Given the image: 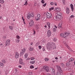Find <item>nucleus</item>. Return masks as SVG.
Returning <instances> with one entry per match:
<instances>
[{"label": "nucleus", "instance_id": "obj_1", "mask_svg": "<svg viewBox=\"0 0 75 75\" xmlns=\"http://www.w3.org/2000/svg\"><path fill=\"white\" fill-rule=\"evenodd\" d=\"M47 45V48L52 50V49H54V45H55V43L52 42H49Z\"/></svg>", "mask_w": 75, "mask_h": 75}, {"label": "nucleus", "instance_id": "obj_2", "mask_svg": "<svg viewBox=\"0 0 75 75\" xmlns=\"http://www.w3.org/2000/svg\"><path fill=\"white\" fill-rule=\"evenodd\" d=\"M58 15L55 16V20H57V21H59L61 20V18H62V17L61 16V15Z\"/></svg>", "mask_w": 75, "mask_h": 75}, {"label": "nucleus", "instance_id": "obj_3", "mask_svg": "<svg viewBox=\"0 0 75 75\" xmlns=\"http://www.w3.org/2000/svg\"><path fill=\"white\" fill-rule=\"evenodd\" d=\"M34 14L33 13H28L27 14V17L28 19H30V17H33L34 16Z\"/></svg>", "mask_w": 75, "mask_h": 75}, {"label": "nucleus", "instance_id": "obj_4", "mask_svg": "<svg viewBox=\"0 0 75 75\" xmlns=\"http://www.w3.org/2000/svg\"><path fill=\"white\" fill-rule=\"evenodd\" d=\"M46 15L47 18H51L52 17V14L51 13H49L48 12H46Z\"/></svg>", "mask_w": 75, "mask_h": 75}, {"label": "nucleus", "instance_id": "obj_5", "mask_svg": "<svg viewBox=\"0 0 75 75\" xmlns=\"http://www.w3.org/2000/svg\"><path fill=\"white\" fill-rule=\"evenodd\" d=\"M26 50L25 48H23L22 50L21 51L20 53L21 56H22L25 53Z\"/></svg>", "mask_w": 75, "mask_h": 75}, {"label": "nucleus", "instance_id": "obj_6", "mask_svg": "<svg viewBox=\"0 0 75 75\" xmlns=\"http://www.w3.org/2000/svg\"><path fill=\"white\" fill-rule=\"evenodd\" d=\"M74 61V59L72 58H70L68 60V62L69 64H71L72 63V61Z\"/></svg>", "mask_w": 75, "mask_h": 75}, {"label": "nucleus", "instance_id": "obj_7", "mask_svg": "<svg viewBox=\"0 0 75 75\" xmlns=\"http://www.w3.org/2000/svg\"><path fill=\"white\" fill-rule=\"evenodd\" d=\"M43 69L44 70H45V71L47 72H48L49 71V69H48V67L47 66H45L43 67Z\"/></svg>", "mask_w": 75, "mask_h": 75}, {"label": "nucleus", "instance_id": "obj_8", "mask_svg": "<svg viewBox=\"0 0 75 75\" xmlns=\"http://www.w3.org/2000/svg\"><path fill=\"white\" fill-rule=\"evenodd\" d=\"M10 44V40H8L6 41L5 45L6 46H8Z\"/></svg>", "mask_w": 75, "mask_h": 75}, {"label": "nucleus", "instance_id": "obj_9", "mask_svg": "<svg viewBox=\"0 0 75 75\" xmlns=\"http://www.w3.org/2000/svg\"><path fill=\"white\" fill-rule=\"evenodd\" d=\"M16 42H20V36H19L18 35H17L16 36Z\"/></svg>", "mask_w": 75, "mask_h": 75}, {"label": "nucleus", "instance_id": "obj_10", "mask_svg": "<svg viewBox=\"0 0 75 75\" xmlns=\"http://www.w3.org/2000/svg\"><path fill=\"white\" fill-rule=\"evenodd\" d=\"M69 34V33H64L63 34V37L64 38H65L66 37H67Z\"/></svg>", "mask_w": 75, "mask_h": 75}, {"label": "nucleus", "instance_id": "obj_11", "mask_svg": "<svg viewBox=\"0 0 75 75\" xmlns=\"http://www.w3.org/2000/svg\"><path fill=\"white\" fill-rule=\"evenodd\" d=\"M47 37H50L51 35V31L50 30H49L47 31Z\"/></svg>", "mask_w": 75, "mask_h": 75}, {"label": "nucleus", "instance_id": "obj_12", "mask_svg": "<svg viewBox=\"0 0 75 75\" xmlns=\"http://www.w3.org/2000/svg\"><path fill=\"white\" fill-rule=\"evenodd\" d=\"M57 71L60 72L61 73H62V70L61 69V68L60 66H58L57 67Z\"/></svg>", "mask_w": 75, "mask_h": 75}, {"label": "nucleus", "instance_id": "obj_13", "mask_svg": "<svg viewBox=\"0 0 75 75\" xmlns=\"http://www.w3.org/2000/svg\"><path fill=\"white\" fill-rule=\"evenodd\" d=\"M34 24V21L33 20H31L30 22L29 23V25L30 27H32V26H33Z\"/></svg>", "mask_w": 75, "mask_h": 75}, {"label": "nucleus", "instance_id": "obj_14", "mask_svg": "<svg viewBox=\"0 0 75 75\" xmlns=\"http://www.w3.org/2000/svg\"><path fill=\"white\" fill-rule=\"evenodd\" d=\"M19 63L21 64V65H24V63L23 62V59H20L19 60Z\"/></svg>", "mask_w": 75, "mask_h": 75}, {"label": "nucleus", "instance_id": "obj_15", "mask_svg": "<svg viewBox=\"0 0 75 75\" xmlns=\"http://www.w3.org/2000/svg\"><path fill=\"white\" fill-rule=\"evenodd\" d=\"M58 27L59 29H61L62 28V23H59V25H58Z\"/></svg>", "mask_w": 75, "mask_h": 75}, {"label": "nucleus", "instance_id": "obj_16", "mask_svg": "<svg viewBox=\"0 0 75 75\" xmlns=\"http://www.w3.org/2000/svg\"><path fill=\"white\" fill-rule=\"evenodd\" d=\"M55 10H56V11H57L58 13H60L59 11H61V10L60 9H59V8H55Z\"/></svg>", "mask_w": 75, "mask_h": 75}, {"label": "nucleus", "instance_id": "obj_17", "mask_svg": "<svg viewBox=\"0 0 75 75\" xmlns=\"http://www.w3.org/2000/svg\"><path fill=\"white\" fill-rule=\"evenodd\" d=\"M70 7L72 11H74V6H73V5H72V4H70Z\"/></svg>", "mask_w": 75, "mask_h": 75}, {"label": "nucleus", "instance_id": "obj_18", "mask_svg": "<svg viewBox=\"0 0 75 75\" xmlns=\"http://www.w3.org/2000/svg\"><path fill=\"white\" fill-rule=\"evenodd\" d=\"M18 56H19L18 53V52H16L15 57L16 58H18Z\"/></svg>", "mask_w": 75, "mask_h": 75}, {"label": "nucleus", "instance_id": "obj_19", "mask_svg": "<svg viewBox=\"0 0 75 75\" xmlns=\"http://www.w3.org/2000/svg\"><path fill=\"white\" fill-rule=\"evenodd\" d=\"M50 70L52 72H55V70L53 68H50Z\"/></svg>", "mask_w": 75, "mask_h": 75}, {"label": "nucleus", "instance_id": "obj_20", "mask_svg": "<svg viewBox=\"0 0 75 75\" xmlns=\"http://www.w3.org/2000/svg\"><path fill=\"white\" fill-rule=\"evenodd\" d=\"M69 12H70V11H69V8H67L66 9V12L67 14H69Z\"/></svg>", "mask_w": 75, "mask_h": 75}, {"label": "nucleus", "instance_id": "obj_21", "mask_svg": "<svg viewBox=\"0 0 75 75\" xmlns=\"http://www.w3.org/2000/svg\"><path fill=\"white\" fill-rule=\"evenodd\" d=\"M47 25H48V28H50V23L49 22L47 23Z\"/></svg>", "mask_w": 75, "mask_h": 75}, {"label": "nucleus", "instance_id": "obj_22", "mask_svg": "<svg viewBox=\"0 0 75 75\" xmlns=\"http://www.w3.org/2000/svg\"><path fill=\"white\" fill-rule=\"evenodd\" d=\"M9 27L11 30H13V26H9Z\"/></svg>", "mask_w": 75, "mask_h": 75}, {"label": "nucleus", "instance_id": "obj_23", "mask_svg": "<svg viewBox=\"0 0 75 75\" xmlns=\"http://www.w3.org/2000/svg\"><path fill=\"white\" fill-rule=\"evenodd\" d=\"M56 74L57 75H61V72H59L58 71H57Z\"/></svg>", "mask_w": 75, "mask_h": 75}, {"label": "nucleus", "instance_id": "obj_24", "mask_svg": "<svg viewBox=\"0 0 75 75\" xmlns=\"http://www.w3.org/2000/svg\"><path fill=\"white\" fill-rule=\"evenodd\" d=\"M65 46L66 47H67V48H68V49H70V47H69V46L68 45H67V44H65Z\"/></svg>", "mask_w": 75, "mask_h": 75}, {"label": "nucleus", "instance_id": "obj_25", "mask_svg": "<svg viewBox=\"0 0 75 75\" xmlns=\"http://www.w3.org/2000/svg\"><path fill=\"white\" fill-rule=\"evenodd\" d=\"M30 64H34V63H35V61H32L30 62Z\"/></svg>", "mask_w": 75, "mask_h": 75}, {"label": "nucleus", "instance_id": "obj_26", "mask_svg": "<svg viewBox=\"0 0 75 75\" xmlns=\"http://www.w3.org/2000/svg\"><path fill=\"white\" fill-rule=\"evenodd\" d=\"M28 54L26 53L24 55L25 58H27L28 57Z\"/></svg>", "mask_w": 75, "mask_h": 75}, {"label": "nucleus", "instance_id": "obj_27", "mask_svg": "<svg viewBox=\"0 0 75 75\" xmlns=\"http://www.w3.org/2000/svg\"><path fill=\"white\" fill-rule=\"evenodd\" d=\"M4 1L3 0H0V3H4Z\"/></svg>", "mask_w": 75, "mask_h": 75}, {"label": "nucleus", "instance_id": "obj_28", "mask_svg": "<svg viewBox=\"0 0 75 75\" xmlns=\"http://www.w3.org/2000/svg\"><path fill=\"white\" fill-rule=\"evenodd\" d=\"M33 47H30L29 49V51H33Z\"/></svg>", "mask_w": 75, "mask_h": 75}, {"label": "nucleus", "instance_id": "obj_29", "mask_svg": "<svg viewBox=\"0 0 75 75\" xmlns=\"http://www.w3.org/2000/svg\"><path fill=\"white\" fill-rule=\"evenodd\" d=\"M53 30L54 32H56V31H57V29H56L55 28H54L53 29Z\"/></svg>", "mask_w": 75, "mask_h": 75}, {"label": "nucleus", "instance_id": "obj_30", "mask_svg": "<svg viewBox=\"0 0 75 75\" xmlns=\"http://www.w3.org/2000/svg\"><path fill=\"white\" fill-rule=\"evenodd\" d=\"M4 65V64L2 63H0V67H2V66H3Z\"/></svg>", "mask_w": 75, "mask_h": 75}, {"label": "nucleus", "instance_id": "obj_31", "mask_svg": "<svg viewBox=\"0 0 75 75\" xmlns=\"http://www.w3.org/2000/svg\"><path fill=\"white\" fill-rule=\"evenodd\" d=\"M2 62L4 63V64H5V63H6V61H5V60L4 59L2 60Z\"/></svg>", "mask_w": 75, "mask_h": 75}, {"label": "nucleus", "instance_id": "obj_32", "mask_svg": "<svg viewBox=\"0 0 75 75\" xmlns=\"http://www.w3.org/2000/svg\"><path fill=\"white\" fill-rule=\"evenodd\" d=\"M27 4H28V3H27V0H26L25 3L24 4V5L27 6Z\"/></svg>", "mask_w": 75, "mask_h": 75}, {"label": "nucleus", "instance_id": "obj_33", "mask_svg": "<svg viewBox=\"0 0 75 75\" xmlns=\"http://www.w3.org/2000/svg\"><path fill=\"white\" fill-rule=\"evenodd\" d=\"M30 69H33V68H34V67L33 66H30Z\"/></svg>", "mask_w": 75, "mask_h": 75}, {"label": "nucleus", "instance_id": "obj_34", "mask_svg": "<svg viewBox=\"0 0 75 75\" xmlns=\"http://www.w3.org/2000/svg\"><path fill=\"white\" fill-rule=\"evenodd\" d=\"M41 2L43 4H44V3H45V1L44 0H42Z\"/></svg>", "mask_w": 75, "mask_h": 75}, {"label": "nucleus", "instance_id": "obj_35", "mask_svg": "<svg viewBox=\"0 0 75 75\" xmlns=\"http://www.w3.org/2000/svg\"><path fill=\"white\" fill-rule=\"evenodd\" d=\"M53 41H57V38H54L53 39Z\"/></svg>", "mask_w": 75, "mask_h": 75}, {"label": "nucleus", "instance_id": "obj_36", "mask_svg": "<svg viewBox=\"0 0 75 75\" xmlns=\"http://www.w3.org/2000/svg\"><path fill=\"white\" fill-rule=\"evenodd\" d=\"M52 75H55V72H52Z\"/></svg>", "mask_w": 75, "mask_h": 75}, {"label": "nucleus", "instance_id": "obj_37", "mask_svg": "<svg viewBox=\"0 0 75 75\" xmlns=\"http://www.w3.org/2000/svg\"><path fill=\"white\" fill-rule=\"evenodd\" d=\"M54 8L53 7H52L51 8H50L49 9V10L51 11V10H53Z\"/></svg>", "mask_w": 75, "mask_h": 75}, {"label": "nucleus", "instance_id": "obj_38", "mask_svg": "<svg viewBox=\"0 0 75 75\" xmlns=\"http://www.w3.org/2000/svg\"><path fill=\"white\" fill-rule=\"evenodd\" d=\"M35 27H36V30H37V29H38V25H36Z\"/></svg>", "mask_w": 75, "mask_h": 75}, {"label": "nucleus", "instance_id": "obj_39", "mask_svg": "<svg viewBox=\"0 0 75 75\" xmlns=\"http://www.w3.org/2000/svg\"><path fill=\"white\" fill-rule=\"evenodd\" d=\"M40 14H38L37 16V17H38V18H40Z\"/></svg>", "mask_w": 75, "mask_h": 75}, {"label": "nucleus", "instance_id": "obj_40", "mask_svg": "<svg viewBox=\"0 0 75 75\" xmlns=\"http://www.w3.org/2000/svg\"><path fill=\"white\" fill-rule=\"evenodd\" d=\"M61 66H62V67H64L65 66V65L64 64V63H62L61 64Z\"/></svg>", "mask_w": 75, "mask_h": 75}, {"label": "nucleus", "instance_id": "obj_41", "mask_svg": "<svg viewBox=\"0 0 75 75\" xmlns=\"http://www.w3.org/2000/svg\"><path fill=\"white\" fill-rule=\"evenodd\" d=\"M63 3H64V4H65V0H63L62 1Z\"/></svg>", "mask_w": 75, "mask_h": 75}, {"label": "nucleus", "instance_id": "obj_42", "mask_svg": "<svg viewBox=\"0 0 75 75\" xmlns=\"http://www.w3.org/2000/svg\"><path fill=\"white\" fill-rule=\"evenodd\" d=\"M32 74H33V73H32V72H30L29 73V75H32Z\"/></svg>", "mask_w": 75, "mask_h": 75}, {"label": "nucleus", "instance_id": "obj_43", "mask_svg": "<svg viewBox=\"0 0 75 75\" xmlns=\"http://www.w3.org/2000/svg\"><path fill=\"white\" fill-rule=\"evenodd\" d=\"M45 61H48V60H49L48 59V58H45Z\"/></svg>", "mask_w": 75, "mask_h": 75}, {"label": "nucleus", "instance_id": "obj_44", "mask_svg": "<svg viewBox=\"0 0 75 75\" xmlns=\"http://www.w3.org/2000/svg\"><path fill=\"white\" fill-rule=\"evenodd\" d=\"M30 59H31V60H33L34 59V57H31Z\"/></svg>", "mask_w": 75, "mask_h": 75}, {"label": "nucleus", "instance_id": "obj_45", "mask_svg": "<svg viewBox=\"0 0 75 75\" xmlns=\"http://www.w3.org/2000/svg\"><path fill=\"white\" fill-rule=\"evenodd\" d=\"M50 4L51 5H54V2H51V3H50Z\"/></svg>", "mask_w": 75, "mask_h": 75}, {"label": "nucleus", "instance_id": "obj_46", "mask_svg": "<svg viewBox=\"0 0 75 75\" xmlns=\"http://www.w3.org/2000/svg\"><path fill=\"white\" fill-rule=\"evenodd\" d=\"M3 38L4 39H6V37L5 36H4L3 37Z\"/></svg>", "mask_w": 75, "mask_h": 75}, {"label": "nucleus", "instance_id": "obj_47", "mask_svg": "<svg viewBox=\"0 0 75 75\" xmlns=\"http://www.w3.org/2000/svg\"><path fill=\"white\" fill-rule=\"evenodd\" d=\"M60 36L61 37H63V33H61L60 35Z\"/></svg>", "mask_w": 75, "mask_h": 75}, {"label": "nucleus", "instance_id": "obj_48", "mask_svg": "<svg viewBox=\"0 0 75 75\" xmlns=\"http://www.w3.org/2000/svg\"><path fill=\"white\" fill-rule=\"evenodd\" d=\"M30 59V58L28 57V58L26 59V61H28V60H29Z\"/></svg>", "mask_w": 75, "mask_h": 75}, {"label": "nucleus", "instance_id": "obj_49", "mask_svg": "<svg viewBox=\"0 0 75 75\" xmlns=\"http://www.w3.org/2000/svg\"><path fill=\"white\" fill-rule=\"evenodd\" d=\"M46 5H47V4L45 3L43 5V6H44V7H45V6H46Z\"/></svg>", "mask_w": 75, "mask_h": 75}, {"label": "nucleus", "instance_id": "obj_50", "mask_svg": "<svg viewBox=\"0 0 75 75\" xmlns=\"http://www.w3.org/2000/svg\"><path fill=\"white\" fill-rule=\"evenodd\" d=\"M39 48V49H41V46H38Z\"/></svg>", "mask_w": 75, "mask_h": 75}, {"label": "nucleus", "instance_id": "obj_51", "mask_svg": "<svg viewBox=\"0 0 75 75\" xmlns=\"http://www.w3.org/2000/svg\"><path fill=\"white\" fill-rule=\"evenodd\" d=\"M22 19L23 20V21H24L25 20L24 19V17L23 16L22 17Z\"/></svg>", "mask_w": 75, "mask_h": 75}, {"label": "nucleus", "instance_id": "obj_52", "mask_svg": "<svg viewBox=\"0 0 75 75\" xmlns=\"http://www.w3.org/2000/svg\"><path fill=\"white\" fill-rule=\"evenodd\" d=\"M54 4L55 6H57V3H56V2H55Z\"/></svg>", "mask_w": 75, "mask_h": 75}, {"label": "nucleus", "instance_id": "obj_53", "mask_svg": "<svg viewBox=\"0 0 75 75\" xmlns=\"http://www.w3.org/2000/svg\"><path fill=\"white\" fill-rule=\"evenodd\" d=\"M15 71H16V73H17V69H16Z\"/></svg>", "mask_w": 75, "mask_h": 75}, {"label": "nucleus", "instance_id": "obj_54", "mask_svg": "<svg viewBox=\"0 0 75 75\" xmlns=\"http://www.w3.org/2000/svg\"><path fill=\"white\" fill-rule=\"evenodd\" d=\"M34 6H37V3H35V4H34Z\"/></svg>", "mask_w": 75, "mask_h": 75}, {"label": "nucleus", "instance_id": "obj_55", "mask_svg": "<svg viewBox=\"0 0 75 75\" xmlns=\"http://www.w3.org/2000/svg\"><path fill=\"white\" fill-rule=\"evenodd\" d=\"M40 19L39 18H36V21H38V20Z\"/></svg>", "mask_w": 75, "mask_h": 75}, {"label": "nucleus", "instance_id": "obj_56", "mask_svg": "<svg viewBox=\"0 0 75 75\" xmlns=\"http://www.w3.org/2000/svg\"><path fill=\"white\" fill-rule=\"evenodd\" d=\"M46 75H51V74L50 73H47L46 74Z\"/></svg>", "mask_w": 75, "mask_h": 75}, {"label": "nucleus", "instance_id": "obj_57", "mask_svg": "<svg viewBox=\"0 0 75 75\" xmlns=\"http://www.w3.org/2000/svg\"><path fill=\"white\" fill-rule=\"evenodd\" d=\"M23 22L24 23V24H25V21H23Z\"/></svg>", "mask_w": 75, "mask_h": 75}, {"label": "nucleus", "instance_id": "obj_58", "mask_svg": "<svg viewBox=\"0 0 75 75\" xmlns=\"http://www.w3.org/2000/svg\"><path fill=\"white\" fill-rule=\"evenodd\" d=\"M70 51H71V52H73L74 51L72 50L71 49L70 50Z\"/></svg>", "mask_w": 75, "mask_h": 75}, {"label": "nucleus", "instance_id": "obj_59", "mask_svg": "<svg viewBox=\"0 0 75 75\" xmlns=\"http://www.w3.org/2000/svg\"><path fill=\"white\" fill-rule=\"evenodd\" d=\"M34 34H35V30H34Z\"/></svg>", "mask_w": 75, "mask_h": 75}, {"label": "nucleus", "instance_id": "obj_60", "mask_svg": "<svg viewBox=\"0 0 75 75\" xmlns=\"http://www.w3.org/2000/svg\"><path fill=\"white\" fill-rule=\"evenodd\" d=\"M42 50H43V51H45V49L44 48L42 49Z\"/></svg>", "mask_w": 75, "mask_h": 75}, {"label": "nucleus", "instance_id": "obj_61", "mask_svg": "<svg viewBox=\"0 0 75 75\" xmlns=\"http://www.w3.org/2000/svg\"><path fill=\"white\" fill-rule=\"evenodd\" d=\"M70 17L71 18H72V17H73V15H71V16H70Z\"/></svg>", "mask_w": 75, "mask_h": 75}, {"label": "nucleus", "instance_id": "obj_62", "mask_svg": "<svg viewBox=\"0 0 75 75\" xmlns=\"http://www.w3.org/2000/svg\"><path fill=\"white\" fill-rule=\"evenodd\" d=\"M55 59H58V57H55Z\"/></svg>", "mask_w": 75, "mask_h": 75}, {"label": "nucleus", "instance_id": "obj_63", "mask_svg": "<svg viewBox=\"0 0 75 75\" xmlns=\"http://www.w3.org/2000/svg\"><path fill=\"white\" fill-rule=\"evenodd\" d=\"M18 67H19V68H21V66H19Z\"/></svg>", "mask_w": 75, "mask_h": 75}, {"label": "nucleus", "instance_id": "obj_64", "mask_svg": "<svg viewBox=\"0 0 75 75\" xmlns=\"http://www.w3.org/2000/svg\"><path fill=\"white\" fill-rule=\"evenodd\" d=\"M45 28H47V25H45Z\"/></svg>", "mask_w": 75, "mask_h": 75}]
</instances>
